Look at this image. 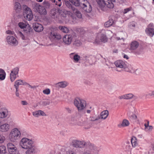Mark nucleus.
<instances>
[{
    "mask_svg": "<svg viewBox=\"0 0 154 154\" xmlns=\"http://www.w3.org/2000/svg\"><path fill=\"white\" fill-rule=\"evenodd\" d=\"M19 144L22 148L27 149L26 152V154H33L35 152V147L32 140L23 137L20 140Z\"/></svg>",
    "mask_w": 154,
    "mask_h": 154,
    "instance_id": "1",
    "label": "nucleus"
},
{
    "mask_svg": "<svg viewBox=\"0 0 154 154\" xmlns=\"http://www.w3.org/2000/svg\"><path fill=\"white\" fill-rule=\"evenodd\" d=\"M101 10L103 11H106L109 9L112 8L114 7V2L115 0H96Z\"/></svg>",
    "mask_w": 154,
    "mask_h": 154,
    "instance_id": "2",
    "label": "nucleus"
},
{
    "mask_svg": "<svg viewBox=\"0 0 154 154\" xmlns=\"http://www.w3.org/2000/svg\"><path fill=\"white\" fill-rule=\"evenodd\" d=\"M58 30L57 28L55 26L50 27L48 31L49 38L53 39H60L61 38V36L57 33Z\"/></svg>",
    "mask_w": 154,
    "mask_h": 154,
    "instance_id": "3",
    "label": "nucleus"
},
{
    "mask_svg": "<svg viewBox=\"0 0 154 154\" xmlns=\"http://www.w3.org/2000/svg\"><path fill=\"white\" fill-rule=\"evenodd\" d=\"M23 8L24 17L29 21L31 20L33 18V14L31 9L25 5H23Z\"/></svg>",
    "mask_w": 154,
    "mask_h": 154,
    "instance_id": "4",
    "label": "nucleus"
},
{
    "mask_svg": "<svg viewBox=\"0 0 154 154\" xmlns=\"http://www.w3.org/2000/svg\"><path fill=\"white\" fill-rule=\"evenodd\" d=\"M80 5L83 10L87 13H90L92 10V7L87 0H80Z\"/></svg>",
    "mask_w": 154,
    "mask_h": 154,
    "instance_id": "5",
    "label": "nucleus"
},
{
    "mask_svg": "<svg viewBox=\"0 0 154 154\" xmlns=\"http://www.w3.org/2000/svg\"><path fill=\"white\" fill-rule=\"evenodd\" d=\"M75 105L77 107L79 111L83 109L85 107L86 102L84 100L80 99L78 97L76 98L74 102Z\"/></svg>",
    "mask_w": 154,
    "mask_h": 154,
    "instance_id": "6",
    "label": "nucleus"
},
{
    "mask_svg": "<svg viewBox=\"0 0 154 154\" xmlns=\"http://www.w3.org/2000/svg\"><path fill=\"white\" fill-rule=\"evenodd\" d=\"M21 135L20 131L17 128L12 129L9 134L10 139L12 141L14 142L19 139Z\"/></svg>",
    "mask_w": 154,
    "mask_h": 154,
    "instance_id": "7",
    "label": "nucleus"
},
{
    "mask_svg": "<svg viewBox=\"0 0 154 154\" xmlns=\"http://www.w3.org/2000/svg\"><path fill=\"white\" fill-rule=\"evenodd\" d=\"M33 8L36 9L40 14L45 15L47 14V11L45 8L40 5L38 3H35L33 5Z\"/></svg>",
    "mask_w": 154,
    "mask_h": 154,
    "instance_id": "8",
    "label": "nucleus"
},
{
    "mask_svg": "<svg viewBox=\"0 0 154 154\" xmlns=\"http://www.w3.org/2000/svg\"><path fill=\"white\" fill-rule=\"evenodd\" d=\"M6 40L8 44L13 46H16L18 44V41L12 35L8 36L6 37Z\"/></svg>",
    "mask_w": 154,
    "mask_h": 154,
    "instance_id": "9",
    "label": "nucleus"
},
{
    "mask_svg": "<svg viewBox=\"0 0 154 154\" xmlns=\"http://www.w3.org/2000/svg\"><path fill=\"white\" fill-rule=\"evenodd\" d=\"M100 41L103 43H106L108 41V38L106 33H100L98 34L95 39V42L98 43Z\"/></svg>",
    "mask_w": 154,
    "mask_h": 154,
    "instance_id": "10",
    "label": "nucleus"
},
{
    "mask_svg": "<svg viewBox=\"0 0 154 154\" xmlns=\"http://www.w3.org/2000/svg\"><path fill=\"white\" fill-rule=\"evenodd\" d=\"M72 145L76 148H83L86 144V143L83 141L77 140H73L72 142Z\"/></svg>",
    "mask_w": 154,
    "mask_h": 154,
    "instance_id": "11",
    "label": "nucleus"
},
{
    "mask_svg": "<svg viewBox=\"0 0 154 154\" xmlns=\"http://www.w3.org/2000/svg\"><path fill=\"white\" fill-rule=\"evenodd\" d=\"M19 70V68L16 67L13 69L11 71L10 74V79L12 82H14L17 78Z\"/></svg>",
    "mask_w": 154,
    "mask_h": 154,
    "instance_id": "12",
    "label": "nucleus"
},
{
    "mask_svg": "<svg viewBox=\"0 0 154 154\" xmlns=\"http://www.w3.org/2000/svg\"><path fill=\"white\" fill-rule=\"evenodd\" d=\"M7 147L10 154H16L17 152V148L13 144L8 143L7 144Z\"/></svg>",
    "mask_w": 154,
    "mask_h": 154,
    "instance_id": "13",
    "label": "nucleus"
},
{
    "mask_svg": "<svg viewBox=\"0 0 154 154\" xmlns=\"http://www.w3.org/2000/svg\"><path fill=\"white\" fill-rule=\"evenodd\" d=\"M139 45V43L137 41H133L129 45V50L131 52H133L138 48Z\"/></svg>",
    "mask_w": 154,
    "mask_h": 154,
    "instance_id": "14",
    "label": "nucleus"
},
{
    "mask_svg": "<svg viewBox=\"0 0 154 154\" xmlns=\"http://www.w3.org/2000/svg\"><path fill=\"white\" fill-rule=\"evenodd\" d=\"M72 37L71 35H66L63 37V40L65 45H69L71 43Z\"/></svg>",
    "mask_w": 154,
    "mask_h": 154,
    "instance_id": "15",
    "label": "nucleus"
},
{
    "mask_svg": "<svg viewBox=\"0 0 154 154\" xmlns=\"http://www.w3.org/2000/svg\"><path fill=\"white\" fill-rule=\"evenodd\" d=\"M33 27L34 30L38 32H40L43 29V27L42 25L37 23H33Z\"/></svg>",
    "mask_w": 154,
    "mask_h": 154,
    "instance_id": "16",
    "label": "nucleus"
},
{
    "mask_svg": "<svg viewBox=\"0 0 154 154\" xmlns=\"http://www.w3.org/2000/svg\"><path fill=\"white\" fill-rule=\"evenodd\" d=\"M8 111L7 109L3 108L0 109V118H4L6 117L8 115Z\"/></svg>",
    "mask_w": 154,
    "mask_h": 154,
    "instance_id": "17",
    "label": "nucleus"
},
{
    "mask_svg": "<svg viewBox=\"0 0 154 154\" xmlns=\"http://www.w3.org/2000/svg\"><path fill=\"white\" fill-rule=\"evenodd\" d=\"M114 64L117 67L122 69H125L126 64L122 60H117L114 62Z\"/></svg>",
    "mask_w": 154,
    "mask_h": 154,
    "instance_id": "18",
    "label": "nucleus"
},
{
    "mask_svg": "<svg viewBox=\"0 0 154 154\" xmlns=\"http://www.w3.org/2000/svg\"><path fill=\"white\" fill-rule=\"evenodd\" d=\"M68 84V83L66 81H62L55 84V87L58 89L64 88L67 86Z\"/></svg>",
    "mask_w": 154,
    "mask_h": 154,
    "instance_id": "19",
    "label": "nucleus"
},
{
    "mask_svg": "<svg viewBox=\"0 0 154 154\" xmlns=\"http://www.w3.org/2000/svg\"><path fill=\"white\" fill-rule=\"evenodd\" d=\"M50 14L52 17L54 19L58 18L60 14L58 10L55 8L51 9L50 11Z\"/></svg>",
    "mask_w": 154,
    "mask_h": 154,
    "instance_id": "20",
    "label": "nucleus"
},
{
    "mask_svg": "<svg viewBox=\"0 0 154 154\" xmlns=\"http://www.w3.org/2000/svg\"><path fill=\"white\" fill-rule=\"evenodd\" d=\"M14 9L16 13H19L21 12L22 7L20 3L17 2H15Z\"/></svg>",
    "mask_w": 154,
    "mask_h": 154,
    "instance_id": "21",
    "label": "nucleus"
},
{
    "mask_svg": "<svg viewBox=\"0 0 154 154\" xmlns=\"http://www.w3.org/2000/svg\"><path fill=\"white\" fill-rule=\"evenodd\" d=\"M9 128V125L8 124H4L0 126V131L2 132L7 131Z\"/></svg>",
    "mask_w": 154,
    "mask_h": 154,
    "instance_id": "22",
    "label": "nucleus"
},
{
    "mask_svg": "<svg viewBox=\"0 0 154 154\" xmlns=\"http://www.w3.org/2000/svg\"><path fill=\"white\" fill-rule=\"evenodd\" d=\"M130 125L129 121L126 119H124L123 120L122 123H119L118 125V126L119 128L122 127H125L128 126Z\"/></svg>",
    "mask_w": 154,
    "mask_h": 154,
    "instance_id": "23",
    "label": "nucleus"
},
{
    "mask_svg": "<svg viewBox=\"0 0 154 154\" xmlns=\"http://www.w3.org/2000/svg\"><path fill=\"white\" fill-rule=\"evenodd\" d=\"M65 4L67 7L70 10L73 11L75 10V8L74 6L72 5L69 2L65 1Z\"/></svg>",
    "mask_w": 154,
    "mask_h": 154,
    "instance_id": "24",
    "label": "nucleus"
},
{
    "mask_svg": "<svg viewBox=\"0 0 154 154\" xmlns=\"http://www.w3.org/2000/svg\"><path fill=\"white\" fill-rule=\"evenodd\" d=\"M145 31L147 35L150 37H152L154 35V29L146 28Z\"/></svg>",
    "mask_w": 154,
    "mask_h": 154,
    "instance_id": "25",
    "label": "nucleus"
},
{
    "mask_svg": "<svg viewBox=\"0 0 154 154\" xmlns=\"http://www.w3.org/2000/svg\"><path fill=\"white\" fill-rule=\"evenodd\" d=\"M28 26L26 27V29H23V31L25 34H26L27 35H29L31 34L33 32V30L32 28L30 27L29 24Z\"/></svg>",
    "mask_w": 154,
    "mask_h": 154,
    "instance_id": "26",
    "label": "nucleus"
},
{
    "mask_svg": "<svg viewBox=\"0 0 154 154\" xmlns=\"http://www.w3.org/2000/svg\"><path fill=\"white\" fill-rule=\"evenodd\" d=\"M108 115V111L106 110L103 111L101 112L100 116V119H105L107 118Z\"/></svg>",
    "mask_w": 154,
    "mask_h": 154,
    "instance_id": "27",
    "label": "nucleus"
},
{
    "mask_svg": "<svg viewBox=\"0 0 154 154\" xmlns=\"http://www.w3.org/2000/svg\"><path fill=\"white\" fill-rule=\"evenodd\" d=\"M74 54L75 53H71L70 54V58H72V56L73 55V58L75 61V62L76 63L78 62L80 59V57L77 54L74 55Z\"/></svg>",
    "mask_w": 154,
    "mask_h": 154,
    "instance_id": "28",
    "label": "nucleus"
},
{
    "mask_svg": "<svg viewBox=\"0 0 154 154\" xmlns=\"http://www.w3.org/2000/svg\"><path fill=\"white\" fill-rule=\"evenodd\" d=\"M114 23V21L113 19H109L108 21L105 23L104 26L106 27H109L112 26Z\"/></svg>",
    "mask_w": 154,
    "mask_h": 154,
    "instance_id": "29",
    "label": "nucleus"
},
{
    "mask_svg": "<svg viewBox=\"0 0 154 154\" xmlns=\"http://www.w3.org/2000/svg\"><path fill=\"white\" fill-rule=\"evenodd\" d=\"M0 154H9L7 152L6 148L4 146H0Z\"/></svg>",
    "mask_w": 154,
    "mask_h": 154,
    "instance_id": "30",
    "label": "nucleus"
},
{
    "mask_svg": "<svg viewBox=\"0 0 154 154\" xmlns=\"http://www.w3.org/2000/svg\"><path fill=\"white\" fill-rule=\"evenodd\" d=\"M23 80H18L15 82L14 86L15 88H19V85H22Z\"/></svg>",
    "mask_w": 154,
    "mask_h": 154,
    "instance_id": "31",
    "label": "nucleus"
},
{
    "mask_svg": "<svg viewBox=\"0 0 154 154\" xmlns=\"http://www.w3.org/2000/svg\"><path fill=\"white\" fill-rule=\"evenodd\" d=\"M90 120L91 121H94L98 120L100 119V117L99 116H97L96 115L91 116L90 118Z\"/></svg>",
    "mask_w": 154,
    "mask_h": 154,
    "instance_id": "32",
    "label": "nucleus"
},
{
    "mask_svg": "<svg viewBox=\"0 0 154 154\" xmlns=\"http://www.w3.org/2000/svg\"><path fill=\"white\" fill-rule=\"evenodd\" d=\"M59 29L61 30L62 32L66 33H68L69 31L68 28L65 26H60L59 27Z\"/></svg>",
    "mask_w": 154,
    "mask_h": 154,
    "instance_id": "33",
    "label": "nucleus"
},
{
    "mask_svg": "<svg viewBox=\"0 0 154 154\" xmlns=\"http://www.w3.org/2000/svg\"><path fill=\"white\" fill-rule=\"evenodd\" d=\"M51 102L49 100H46L43 101L42 102L41 105L43 106H46L49 105Z\"/></svg>",
    "mask_w": 154,
    "mask_h": 154,
    "instance_id": "34",
    "label": "nucleus"
},
{
    "mask_svg": "<svg viewBox=\"0 0 154 154\" xmlns=\"http://www.w3.org/2000/svg\"><path fill=\"white\" fill-rule=\"evenodd\" d=\"M73 12L75 13L76 16L79 18H81L82 17V15L81 13L78 10H77L76 8H75V11H73Z\"/></svg>",
    "mask_w": 154,
    "mask_h": 154,
    "instance_id": "35",
    "label": "nucleus"
},
{
    "mask_svg": "<svg viewBox=\"0 0 154 154\" xmlns=\"http://www.w3.org/2000/svg\"><path fill=\"white\" fill-rule=\"evenodd\" d=\"M82 44L81 42L79 40H77L74 41L73 45L74 46L79 47Z\"/></svg>",
    "mask_w": 154,
    "mask_h": 154,
    "instance_id": "36",
    "label": "nucleus"
},
{
    "mask_svg": "<svg viewBox=\"0 0 154 154\" xmlns=\"http://www.w3.org/2000/svg\"><path fill=\"white\" fill-rule=\"evenodd\" d=\"M75 6H79L80 5V2L78 0H69Z\"/></svg>",
    "mask_w": 154,
    "mask_h": 154,
    "instance_id": "37",
    "label": "nucleus"
},
{
    "mask_svg": "<svg viewBox=\"0 0 154 154\" xmlns=\"http://www.w3.org/2000/svg\"><path fill=\"white\" fill-rule=\"evenodd\" d=\"M19 26L21 29H26L27 25L23 22H20L18 23Z\"/></svg>",
    "mask_w": 154,
    "mask_h": 154,
    "instance_id": "38",
    "label": "nucleus"
},
{
    "mask_svg": "<svg viewBox=\"0 0 154 154\" xmlns=\"http://www.w3.org/2000/svg\"><path fill=\"white\" fill-rule=\"evenodd\" d=\"M22 85H28L29 87L33 89L36 88L37 87V86H36L35 85L31 86L28 83L26 82H23V83H22Z\"/></svg>",
    "mask_w": 154,
    "mask_h": 154,
    "instance_id": "39",
    "label": "nucleus"
},
{
    "mask_svg": "<svg viewBox=\"0 0 154 154\" xmlns=\"http://www.w3.org/2000/svg\"><path fill=\"white\" fill-rule=\"evenodd\" d=\"M52 1L53 2H55L56 5H57L59 7H60L62 5V2L61 0H58L57 1H56L55 0H52Z\"/></svg>",
    "mask_w": 154,
    "mask_h": 154,
    "instance_id": "40",
    "label": "nucleus"
},
{
    "mask_svg": "<svg viewBox=\"0 0 154 154\" xmlns=\"http://www.w3.org/2000/svg\"><path fill=\"white\" fill-rule=\"evenodd\" d=\"M125 99H131L133 97V95L132 94H125Z\"/></svg>",
    "mask_w": 154,
    "mask_h": 154,
    "instance_id": "41",
    "label": "nucleus"
},
{
    "mask_svg": "<svg viewBox=\"0 0 154 154\" xmlns=\"http://www.w3.org/2000/svg\"><path fill=\"white\" fill-rule=\"evenodd\" d=\"M17 33L18 35L19 36H20V37L23 40L26 39L25 36L21 32L18 31L17 32Z\"/></svg>",
    "mask_w": 154,
    "mask_h": 154,
    "instance_id": "42",
    "label": "nucleus"
},
{
    "mask_svg": "<svg viewBox=\"0 0 154 154\" xmlns=\"http://www.w3.org/2000/svg\"><path fill=\"white\" fill-rule=\"evenodd\" d=\"M6 75V73L5 71L3 73H1L0 74V80H4L5 79Z\"/></svg>",
    "mask_w": 154,
    "mask_h": 154,
    "instance_id": "43",
    "label": "nucleus"
},
{
    "mask_svg": "<svg viewBox=\"0 0 154 154\" xmlns=\"http://www.w3.org/2000/svg\"><path fill=\"white\" fill-rule=\"evenodd\" d=\"M44 7L46 8H49L50 7V4L47 2L44 1L43 3Z\"/></svg>",
    "mask_w": 154,
    "mask_h": 154,
    "instance_id": "44",
    "label": "nucleus"
},
{
    "mask_svg": "<svg viewBox=\"0 0 154 154\" xmlns=\"http://www.w3.org/2000/svg\"><path fill=\"white\" fill-rule=\"evenodd\" d=\"M43 93L46 94H49L50 93V90L49 89H46L43 91Z\"/></svg>",
    "mask_w": 154,
    "mask_h": 154,
    "instance_id": "45",
    "label": "nucleus"
},
{
    "mask_svg": "<svg viewBox=\"0 0 154 154\" xmlns=\"http://www.w3.org/2000/svg\"><path fill=\"white\" fill-rule=\"evenodd\" d=\"M33 115L35 117H38L40 116L38 111H36L33 112Z\"/></svg>",
    "mask_w": 154,
    "mask_h": 154,
    "instance_id": "46",
    "label": "nucleus"
},
{
    "mask_svg": "<svg viewBox=\"0 0 154 154\" xmlns=\"http://www.w3.org/2000/svg\"><path fill=\"white\" fill-rule=\"evenodd\" d=\"M5 140V137L2 135L0 134V143H3Z\"/></svg>",
    "mask_w": 154,
    "mask_h": 154,
    "instance_id": "47",
    "label": "nucleus"
},
{
    "mask_svg": "<svg viewBox=\"0 0 154 154\" xmlns=\"http://www.w3.org/2000/svg\"><path fill=\"white\" fill-rule=\"evenodd\" d=\"M90 148L91 150H94L96 149V146L94 144L90 143L89 145Z\"/></svg>",
    "mask_w": 154,
    "mask_h": 154,
    "instance_id": "48",
    "label": "nucleus"
},
{
    "mask_svg": "<svg viewBox=\"0 0 154 154\" xmlns=\"http://www.w3.org/2000/svg\"><path fill=\"white\" fill-rule=\"evenodd\" d=\"M129 27L130 28H132V27H135V24L134 22H132L130 23L129 25Z\"/></svg>",
    "mask_w": 154,
    "mask_h": 154,
    "instance_id": "49",
    "label": "nucleus"
},
{
    "mask_svg": "<svg viewBox=\"0 0 154 154\" xmlns=\"http://www.w3.org/2000/svg\"><path fill=\"white\" fill-rule=\"evenodd\" d=\"M131 8H127L124 10V11L123 12V13L124 14L127 13V12H129V11H131Z\"/></svg>",
    "mask_w": 154,
    "mask_h": 154,
    "instance_id": "50",
    "label": "nucleus"
},
{
    "mask_svg": "<svg viewBox=\"0 0 154 154\" xmlns=\"http://www.w3.org/2000/svg\"><path fill=\"white\" fill-rule=\"evenodd\" d=\"M147 28L154 29V25L152 23H150L147 26Z\"/></svg>",
    "mask_w": 154,
    "mask_h": 154,
    "instance_id": "51",
    "label": "nucleus"
},
{
    "mask_svg": "<svg viewBox=\"0 0 154 154\" xmlns=\"http://www.w3.org/2000/svg\"><path fill=\"white\" fill-rule=\"evenodd\" d=\"M6 32L7 34L10 35H13L14 33V32L9 30L6 31Z\"/></svg>",
    "mask_w": 154,
    "mask_h": 154,
    "instance_id": "52",
    "label": "nucleus"
},
{
    "mask_svg": "<svg viewBox=\"0 0 154 154\" xmlns=\"http://www.w3.org/2000/svg\"><path fill=\"white\" fill-rule=\"evenodd\" d=\"M39 113L40 115L44 116L45 115V113L42 110H38Z\"/></svg>",
    "mask_w": 154,
    "mask_h": 154,
    "instance_id": "53",
    "label": "nucleus"
},
{
    "mask_svg": "<svg viewBox=\"0 0 154 154\" xmlns=\"http://www.w3.org/2000/svg\"><path fill=\"white\" fill-rule=\"evenodd\" d=\"M84 83L86 85H91L92 84V83H91L90 82L88 81H85L84 82Z\"/></svg>",
    "mask_w": 154,
    "mask_h": 154,
    "instance_id": "54",
    "label": "nucleus"
},
{
    "mask_svg": "<svg viewBox=\"0 0 154 154\" xmlns=\"http://www.w3.org/2000/svg\"><path fill=\"white\" fill-rule=\"evenodd\" d=\"M21 103L23 105H27L28 104V103L27 101L25 100H22L21 101Z\"/></svg>",
    "mask_w": 154,
    "mask_h": 154,
    "instance_id": "55",
    "label": "nucleus"
},
{
    "mask_svg": "<svg viewBox=\"0 0 154 154\" xmlns=\"http://www.w3.org/2000/svg\"><path fill=\"white\" fill-rule=\"evenodd\" d=\"M16 89V95L17 97H19V93L18 92L19 91V88H15Z\"/></svg>",
    "mask_w": 154,
    "mask_h": 154,
    "instance_id": "56",
    "label": "nucleus"
},
{
    "mask_svg": "<svg viewBox=\"0 0 154 154\" xmlns=\"http://www.w3.org/2000/svg\"><path fill=\"white\" fill-rule=\"evenodd\" d=\"M134 139L132 138L131 139V142L132 144V146H133V143L136 141V138L134 137Z\"/></svg>",
    "mask_w": 154,
    "mask_h": 154,
    "instance_id": "57",
    "label": "nucleus"
},
{
    "mask_svg": "<svg viewBox=\"0 0 154 154\" xmlns=\"http://www.w3.org/2000/svg\"><path fill=\"white\" fill-rule=\"evenodd\" d=\"M66 109L69 113H71L72 112V110L69 108H66Z\"/></svg>",
    "mask_w": 154,
    "mask_h": 154,
    "instance_id": "58",
    "label": "nucleus"
},
{
    "mask_svg": "<svg viewBox=\"0 0 154 154\" xmlns=\"http://www.w3.org/2000/svg\"><path fill=\"white\" fill-rule=\"evenodd\" d=\"M118 98L120 99H125V95H124L121 96H120Z\"/></svg>",
    "mask_w": 154,
    "mask_h": 154,
    "instance_id": "59",
    "label": "nucleus"
},
{
    "mask_svg": "<svg viewBox=\"0 0 154 154\" xmlns=\"http://www.w3.org/2000/svg\"><path fill=\"white\" fill-rule=\"evenodd\" d=\"M148 95L150 96H152V95L154 96V90L152 91H151V93H149Z\"/></svg>",
    "mask_w": 154,
    "mask_h": 154,
    "instance_id": "60",
    "label": "nucleus"
},
{
    "mask_svg": "<svg viewBox=\"0 0 154 154\" xmlns=\"http://www.w3.org/2000/svg\"><path fill=\"white\" fill-rule=\"evenodd\" d=\"M138 145V143L136 141L134 143H133V146H132L133 147H135L137 146Z\"/></svg>",
    "mask_w": 154,
    "mask_h": 154,
    "instance_id": "61",
    "label": "nucleus"
},
{
    "mask_svg": "<svg viewBox=\"0 0 154 154\" xmlns=\"http://www.w3.org/2000/svg\"><path fill=\"white\" fill-rule=\"evenodd\" d=\"M153 129V127L152 126L149 125V126L148 130L149 131H151Z\"/></svg>",
    "mask_w": 154,
    "mask_h": 154,
    "instance_id": "62",
    "label": "nucleus"
},
{
    "mask_svg": "<svg viewBox=\"0 0 154 154\" xmlns=\"http://www.w3.org/2000/svg\"><path fill=\"white\" fill-rule=\"evenodd\" d=\"M132 117L134 119H136L137 116L136 115L134 114H133L131 115Z\"/></svg>",
    "mask_w": 154,
    "mask_h": 154,
    "instance_id": "63",
    "label": "nucleus"
},
{
    "mask_svg": "<svg viewBox=\"0 0 154 154\" xmlns=\"http://www.w3.org/2000/svg\"><path fill=\"white\" fill-rule=\"evenodd\" d=\"M69 154H76L75 152H74L73 151H69Z\"/></svg>",
    "mask_w": 154,
    "mask_h": 154,
    "instance_id": "64",
    "label": "nucleus"
}]
</instances>
